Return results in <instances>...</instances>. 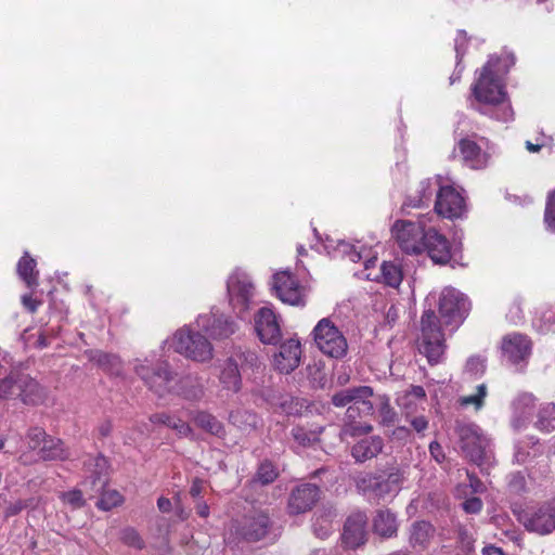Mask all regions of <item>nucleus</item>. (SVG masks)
<instances>
[{
	"instance_id": "nucleus-45",
	"label": "nucleus",
	"mask_w": 555,
	"mask_h": 555,
	"mask_svg": "<svg viewBox=\"0 0 555 555\" xmlns=\"http://www.w3.org/2000/svg\"><path fill=\"white\" fill-rule=\"evenodd\" d=\"M120 540L126 545L137 550H142L144 547V541L140 537L139 532L131 527L125 528L121 531Z\"/></svg>"
},
{
	"instance_id": "nucleus-36",
	"label": "nucleus",
	"mask_w": 555,
	"mask_h": 555,
	"mask_svg": "<svg viewBox=\"0 0 555 555\" xmlns=\"http://www.w3.org/2000/svg\"><path fill=\"white\" fill-rule=\"evenodd\" d=\"M91 360L109 374L119 376L122 373V362L117 354L96 350L92 352Z\"/></svg>"
},
{
	"instance_id": "nucleus-58",
	"label": "nucleus",
	"mask_w": 555,
	"mask_h": 555,
	"mask_svg": "<svg viewBox=\"0 0 555 555\" xmlns=\"http://www.w3.org/2000/svg\"><path fill=\"white\" fill-rule=\"evenodd\" d=\"M293 437L300 446H308L315 440V437L302 428L293 429Z\"/></svg>"
},
{
	"instance_id": "nucleus-64",
	"label": "nucleus",
	"mask_w": 555,
	"mask_h": 555,
	"mask_svg": "<svg viewBox=\"0 0 555 555\" xmlns=\"http://www.w3.org/2000/svg\"><path fill=\"white\" fill-rule=\"evenodd\" d=\"M204 488V481L202 479L195 478L192 482L190 494L193 498H198L203 491Z\"/></svg>"
},
{
	"instance_id": "nucleus-12",
	"label": "nucleus",
	"mask_w": 555,
	"mask_h": 555,
	"mask_svg": "<svg viewBox=\"0 0 555 555\" xmlns=\"http://www.w3.org/2000/svg\"><path fill=\"white\" fill-rule=\"evenodd\" d=\"M373 396V389L369 386L343 389L332 397V403L337 408L348 406L347 414L354 417L357 413L371 414L373 404L370 398Z\"/></svg>"
},
{
	"instance_id": "nucleus-24",
	"label": "nucleus",
	"mask_w": 555,
	"mask_h": 555,
	"mask_svg": "<svg viewBox=\"0 0 555 555\" xmlns=\"http://www.w3.org/2000/svg\"><path fill=\"white\" fill-rule=\"evenodd\" d=\"M442 184V177L436 176L434 178H428L422 180L415 190L414 194H410L404 204V207L420 208L424 205H427L431 201V196L434 193H438Z\"/></svg>"
},
{
	"instance_id": "nucleus-61",
	"label": "nucleus",
	"mask_w": 555,
	"mask_h": 555,
	"mask_svg": "<svg viewBox=\"0 0 555 555\" xmlns=\"http://www.w3.org/2000/svg\"><path fill=\"white\" fill-rule=\"evenodd\" d=\"M172 414L168 413H156L150 416V422L153 424H160L165 426H169L170 418Z\"/></svg>"
},
{
	"instance_id": "nucleus-16",
	"label": "nucleus",
	"mask_w": 555,
	"mask_h": 555,
	"mask_svg": "<svg viewBox=\"0 0 555 555\" xmlns=\"http://www.w3.org/2000/svg\"><path fill=\"white\" fill-rule=\"evenodd\" d=\"M196 324L215 339L228 338L235 333L236 323L219 310H211L197 318Z\"/></svg>"
},
{
	"instance_id": "nucleus-39",
	"label": "nucleus",
	"mask_w": 555,
	"mask_h": 555,
	"mask_svg": "<svg viewBox=\"0 0 555 555\" xmlns=\"http://www.w3.org/2000/svg\"><path fill=\"white\" fill-rule=\"evenodd\" d=\"M534 426L537 429L544 433L555 430V404L553 402L542 403L540 405Z\"/></svg>"
},
{
	"instance_id": "nucleus-47",
	"label": "nucleus",
	"mask_w": 555,
	"mask_h": 555,
	"mask_svg": "<svg viewBox=\"0 0 555 555\" xmlns=\"http://www.w3.org/2000/svg\"><path fill=\"white\" fill-rule=\"evenodd\" d=\"M278 477V472L275 467L269 463L263 462L260 464L258 472L256 474V481L261 482L262 485H268Z\"/></svg>"
},
{
	"instance_id": "nucleus-53",
	"label": "nucleus",
	"mask_w": 555,
	"mask_h": 555,
	"mask_svg": "<svg viewBox=\"0 0 555 555\" xmlns=\"http://www.w3.org/2000/svg\"><path fill=\"white\" fill-rule=\"evenodd\" d=\"M83 492H85L83 488H82V490L68 491L63 494V500L65 503L69 504L73 508L81 507L85 503Z\"/></svg>"
},
{
	"instance_id": "nucleus-26",
	"label": "nucleus",
	"mask_w": 555,
	"mask_h": 555,
	"mask_svg": "<svg viewBox=\"0 0 555 555\" xmlns=\"http://www.w3.org/2000/svg\"><path fill=\"white\" fill-rule=\"evenodd\" d=\"M436 535L435 527L425 520L414 521L409 529V544L415 551L426 550Z\"/></svg>"
},
{
	"instance_id": "nucleus-28",
	"label": "nucleus",
	"mask_w": 555,
	"mask_h": 555,
	"mask_svg": "<svg viewBox=\"0 0 555 555\" xmlns=\"http://www.w3.org/2000/svg\"><path fill=\"white\" fill-rule=\"evenodd\" d=\"M459 151L465 165L472 169H481L488 165L489 154L469 139L460 141Z\"/></svg>"
},
{
	"instance_id": "nucleus-30",
	"label": "nucleus",
	"mask_w": 555,
	"mask_h": 555,
	"mask_svg": "<svg viewBox=\"0 0 555 555\" xmlns=\"http://www.w3.org/2000/svg\"><path fill=\"white\" fill-rule=\"evenodd\" d=\"M365 276L367 280L382 282L387 286L397 288L402 282L403 273L400 264L393 261H384L378 274L373 275L369 272Z\"/></svg>"
},
{
	"instance_id": "nucleus-42",
	"label": "nucleus",
	"mask_w": 555,
	"mask_h": 555,
	"mask_svg": "<svg viewBox=\"0 0 555 555\" xmlns=\"http://www.w3.org/2000/svg\"><path fill=\"white\" fill-rule=\"evenodd\" d=\"M231 358L236 359L237 366L241 365L243 371L260 367L258 354L253 350L238 348Z\"/></svg>"
},
{
	"instance_id": "nucleus-55",
	"label": "nucleus",
	"mask_w": 555,
	"mask_h": 555,
	"mask_svg": "<svg viewBox=\"0 0 555 555\" xmlns=\"http://www.w3.org/2000/svg\"><path fill=\"white\" fill-rule=\"evenodd\" d=\"M466 44H467L466 34L464 31L460 30L457 33V37L455 38V44H454V49L456 52V60H457L456 68L459 67L460 62L465 53Z\"/></svg>"
},
{
	"instance_id": "nucleus-9",
	"label": "nucleus",
	"mask_w": 555,
	"mask_h": 555,
	"mask_svg": "<svg viewBox=\"0 0 555 555\" xmlns=\"http://www.w3.org/2000/svg\"><path fill=\"white\" fill-rule=\"evenodd\" d=\"M170 346L175 351L193 361L207 362L214 357V348L210 341L189 327L178 330L171 338Z\"/></svg>"
},
{
	"instance_id": "nucleus-7",
	"label": "nucleus",
	"mask_w": 555,
	"mask_h": 555,
	"mask_svg": "<svg viewBox=\"0 0 555 555\" xmlns=\"http://www.w3.org/2000/svg\"><path fill=\"white\" fill-rule=\"evenodd\" d=\"M404 480V472L392 467L382 474L363 476L358 480L357 487L363 494L380 500L396 495Z\"/></svg>"
},
{
	"instance_id": "nucleus-6",
	"label": "nucleus",
	"mask_w": 555,
	"mask_h": 555,
	"mask_svg": "<svg viewBox=\"0 0 555 555\" xmlns=\"http://www.w3.org/2000/svg\"><path fill=\"white\" fill-rule=\"evenodd\" d=\"M134 372L144 382V384L158 397L175 391L176 374L170 371L167 362H160L153 366L149 359L135 360Z\"/></svg>"
},
{
	"instance_id": "nucleus-8",
	"label": "nucleus",
	"mask_w": 555,
	"mask_h": 555,
	"mask_svg": "<svg viewBox=\"0 0 555 555\" xmlns=\"http://www.w3.org/2000/svg\"><path fill=\"white\" fill-rule=\"evenodd\" d=\"M434 216H423L417 222L410 220H397L392 228V237L398 246L406 254L418 255L424 251V240H426V222L430 221Z\"/></svg>"
},
{
	"instance_id": "nucleus-56",
	"label": "nucleus",
	"mask_w": 555,
	"mask_h": 555,
	"mask_svg": "<svg viewBox=\"0 0 555 555\" xmlns=\"http://www.w3.org/2000/svg\"><path fill=\"white\" fill-rule=\"evenodd\" d=\"M379 414L384 424L393 422L396 412L390 406L388 399H385L380 402Z\"/></svg>"
},
{
	"instance_id": "nucleus-32",
	"label": "nucleus",
	"mask_w": 555,
	"mask_h": 555,
	"mask_svg": "<svg viewBox=\"0 0 555 555\" xmlns=\"http://www.w3.org/2000/svg\"><path fill=\"white\" fill-rule=\"evenodd\" d=\"M219 380L222 387L229 391L237 392L241 389L242 379L236 359L229 358L224 362Z\"/></svg>"
},
{
	"instance_id": "nucleus-11",
	"label": "nucleus",
	"mask_w": 555,
	"mask_h": 555,
	"mask_svg": "<svg viewBox=\"0 0 555 555\" xmlns=\"http://www.w3.org/2000/svg\"><path fill=\"white\" fill-rule=\"evenodd\" d=\"M272 287L282 302L297 307L306 306L310 288L300 283L291 271L276 272L273 275Z\"/></svg>"
},
{
	"instance_id": "nucleus-23",
	"label": "nucleus",
	"mask_w": 555,
	"mask_h": 555,
	"mask_svg": "<svg viewBox=\"0 0 555 555\" xmlns=\"http://www.w3.org/2000/svg\"><path fill=\"white\" fill-rule=\"evenodd\" d=\"M535 406V397L530 392L519 393L512 402V426L516 430L525 428L531 418Z\"/></svg>"
},
{
	"instance_id": "nucleus-49",
	"label": "nucleus",
	"mask_w": 555,
	"mask_h": 555,
	"mask_svg": "<svg viewBox=\"0 0 555 555\" xmlns=\"http://www.w3.org/2000/svg\"><path fill=\"white\" fill-rule=\"evenodd\" d=\"M168 427L175 430L177 435L180 437H190L193 434L192 427L186 422H184L183 420L176 415H171Z\"/></svg>"
},
{
	"instance_id": "nucleus-31",
	"label": "nucleus",
	"mask_w": 555,
	"mask_h": 555,
	"mask_svg": "<svg viewBox=\"0 0 555 555\" xmlns=\"http://www.w3.org/2000/svg\"><path fill=\"white\" fill-rule=\"evenodd\" d=\"M373 530L383 538H392L398 531L397 517L389 509H378L373 518Z\"/></svg>"
},
{
	"instance_id": "nucleus-51",
	"label": "nucleus",
	"mask_w": 555,
	"mask_h": 555,
	"mask_svg": "<svg viewBox=\"0 0 555 555\" xmlns=\"http://www.w3.org/2000/svg\"><path fill=\"white\" fill-rule=\"evenodd\" d=\"M373 429L370 424L350 423L345 425L344 434L350 437H357L360 435H367Z\"/></svg>"
},
{
	"instance_id": "nucleus-4",
	"label": "nucleus",
	"mask_w": 555,
	"mask_h": 555,
	"mask_svg": "<svg viewBox=\"0 0 555 555\" xmlns=\"http://www.w3.org/2000/svg\"><path fill=\"white\" fill-rule=\"evenodd\" d=\"M227 295L234 313L244 318L250 310L257 295L253 278L245 270L236 268L227 279Z\"/></svg>"
},
{
	"instance_id": "nucleus-19",
	"label": "nucleus",
	"mask_w": 555,
	"mask_h": 555,
	"mask_svg": "<svg viewBox=\"0 0 555 555\" xmlns=\"http://www.w3.org/2000/svg\"><path fill=\"white\" fill-rule=\"evenodd\" d=\"M367 517L362 512L350 515L345 524L341 535V546L346 550H354L365 543Z\"/></svg>"
},
{
	"instance_id": "nucleus-46",
	"label": "nucleus",
	"mask_w": 555,
	"mask_h": 555,
	"mask_svg": "<svg viewBox=\"0 0 555 555\" xmlns=\"http://www.w3.org/2000/svg\"><path fill=\"white\" fill-rule=\"evenodd\" d=\"M47 438L46 431L42 428L34 427L26 434V441L28 448L34 451H40L44 440Z\"/></svg>"
},
{
	"instance_id": "nucleus-33",
	"label": "nucleus",
	"mask_w": 555,
	"mask_h": 555,
	"mask_svg": "<svg viewBox=\"0 0 555 555\" xmlns=\"http://www.w3.org/2000/svg\"><path fill=\"white\" fill-rule=\"evenodd\" d=\"M192 420L204 431L217 437L224 436V426L215 415L205 411H198L193 414Z\"/></svg>"
},
{
	"instance_id": "nucleus-37",
	"label": "nucleus",
	"mask_w": 555,
	"mask_h": 555,
	"mask_svg": "<svg viewBox=\"0 0 555 555\" xmlns=\"http://www.w3.org/2000/svg\"><path fill=\"white\" fill-rule=\"evenodd\" d=\"M23 373L12 372L4 378L0 379V400L20 399L21 387L20 379Z\"/></svg>"
},
{
	"instance_id": "nucleus-40",
	"label": "nucleus",
	"mask_w": 555,
	"mask_h": 555,
	"mask_svg": "<svg viewBox=\"0 0 555 555\" xmlns=\"http://www.w3.org/2000/svg\"><path fill=\"white\" fill-rule=\"evenodd\" d=\"M541 446L538 439L529 438L526 441H521L516 446L515 460L519 464H526L531 459H534L541 454Z\"/></svg>"
},
{
	"instance_id": "nucleus-15",
	"label": "nucleus",
	"mask_w": 555,
	"mask_h": 555,
	"mask_svg": "<svg viewBox=\"0 0 555 555\" xmlns=\"http://www.w3.org/2000/svg\"><path fill=\"white\" fill-rule=\"evenodd\" d=\"M465 208L463 195L452 185L441 184L435 203L437 215L449 219L460 218L463 216Z\"/></svg>"
},
{
	"instance_id": "nucleus-62",
	"label": "nucleus",
	"mask_w": 555,
	"mask_h": 555,
	"mask_svg": "<svg viewBox=\"0 0 555 555\" xmlns=\"http://www.w3.org/2000/svg\"><path fill=\"white\" fill-rule=\"evenodd\" d=\"M507 318L509 319L511 322L515 324H517L522 319V312L518 304H514L511 307L507 313Z\"/></svg>"
},
{
	"instance_id": "nucleus-52",
	"label": "nucleus",
	"mask_w": 555,
	"mask_h": 555,
	"mask_svg": "<svg viewBox=\"0 0 555 555\" xmlns=\"http://www.w3.org/2000/svg\"><path fill=\"white\" fill-rule=\"evenodd\" d=\"M465 370L472 375H481L486 370L485 360L480 357H470L466 362Z\"/></svg>"
},
{
	"instance_id": "nucleus-59",
	"label": "nucleus",
	"mask_w": 555,
	"mask_h": 555,
	"mask_svg": "<svg viewBox=\"0 0 555 555\" xmlns=\"http://www.w3.org/2000/svg\"><path fill=\"white\" fill-rule=\"evenodd\" d=\"M429 452L436 462H438V463L443 462L446 455L443 453L442 447L437 441H433L429 444Z\"/></svg>"
},
{
	"instance_id": "nucleus-14",
	"label": "nucleus",
	"mask_w": 555,
	"mask_h": 555,
	"mask_svg": "<svg viewBox=\"0 0 555 555\" xmlns=\"http://www.w3.org/2000/svg\"><path fill=\"white\" fill-rule=\"evenodd\" d=\"M468 311L466 297L452 287H447L441 292L439 298V312L443 318L446 325L459 326Z\"/></svg>"
},
{
	"instance_id": "nucleus-29",
	"label": "nucleus",
	"mask_w": 555,
	"mask_h": 555,
	"mask_svg": "<svg viewBox=\"0 0 555 555\" xmlns=\"http://www.w3.org/2000/svg\"><path fill=\"white\" fill-rule=\"evenodd\" d=\"M20 384H22L20 399L24 404L38 405L44 402L47 391L33 377L23 373Z\"/></svg>"
},
{
	"instance_id": "nucleus-57",
	"label": "nucleus",
	"mask_w": 555,
	"mask_h": 555,
	"mask_svg": "<svg viewBox=\"0 0 555 555\" xmlns=\"http://www.w3.org/2000/svg\"><path fill=\"white\" fill-rule=\"evenodd\" d=\"M463 509L468 514H478L482 509V501L477 496L465 500L462 504Z\"/></svg>"
},
{
	"instance_id": "nucleus-41",
	"label": "nucleus",
	"mask_w": 555,
	"mask_h": 555,
	"mask_svg": "<svg viewBox=\"0 0 555 555\" xmlns=\"http://www.w3.org/2000/svg\"><path fill=\"white\" fill-rule=\"evenodd\" d=\"M488 396V387L486 384L476 386V390L472 395L461 396L457 399L462 408L473 406L475 411H480L485 406V399Z\"/></svg>"
},
{
	"instance_id": "nucleus-34",
	"label": "nucleus",
	"mask_w": 555,
	"mask_h": 555,
	"mask_svg": "<svg viewBox=\"0 0 555 555\" xmlns=\"http://www.w3.org/2000/svg\"><path fill=\"white\" fill-rule=\"evenodd\" d=\"M38 455L43 461H62L68 457V452L64 449L60 439L47 436Z\"/></svg>"
},
{
	"instance_id": "nucleus-60",
	"label": "nucleus",
	"mask_w": 555,
	"mask_h": 555,
	"mask_svg": "<svg viewBox=\"0 0 555 555\" xmlns=\"http://www.w3.org/2000/svg\"><path fill=\"white\" fill-rule=\"evenodd\" d=\"M411 426L416 433H423L428 427V421L424 416H417L411 420Z\"/></svg>"
},
{
	"instance_id": "nucleus-13",
	"label": "nucleus",
	"mask_w": 555,
	"mask_h": 555,
	"mask_svg": "<svg viewBox=\"0 0 555 555\" xmlns=\"http://www.w3.org/2000/svg\"><path fill=\"white\" fill-rule=\"evenodd\" d=\"M519 521L528 531L548 534L555 529V498L544 504L524 511Z\"/></svg>"
},
{
	"instance_id": "nucleus-27",
	"label": "nucleus",
	"mask_w": 555,
	"mask_h": 555,
	"mask_svg": "<svg viewBox=\"0 0 555 555\" xmlns=\"http://www.w3.org/2000/svg\"><path fill=\"white\" fill-rule=\"evenodd\" d=\"M384 448V441L379 436L364 437L351 448V455L357 463H364L376 457Z\"/></svg>"
},
{
	"instance_id": "nucleus-18",
	"label": "nucleus",
	"mask_w": 555,
	"mask_h": 555,
	"mask_svg": "<svg viewBox=\"0 0 555 555\" xmlns=\"http://www.w3.org/2000/svg\"><path fill=\"white\" fill-rule=\"evenodd\" d=\"M255 330L263 344H275L281 337V325L270 307L260 308L255 315Z\"/></svg>"
},
{
	"instance_id": "nucleus-2",
	"label": "nucleus",
	"mask_w": 555,
	"mask_h": 555,
	"mask_svg": "<svg viewBox=\"0 0 555 555\" xmlns=\"http://www.w3.org/2000/svg\"><path fill=\"white\" fill-rule=\"evenodd\" d=\"M456 448L476 465L490 466L494 462L491 439L474 423L457 422L454 428Z\"/></svg>"
},
{
	"instance_id": "nucleus-43",
	"label": "nucleus",
	"mask_w": 555,
	"mask_h": 555,
	"mask_svg": "<svg viewBox=\"0 0 555 555\" xmlns=\"http://www.w3.org/2000/svg\"><path fill=\"white\" fill-rule=\"evenodd\" d=\"M534 326L541 333L555 331V305L541 311L539 318L534 321Z\"/></svg>"
},
{
	"instance_id": "nucleus-22",
	"label": "nucleus",
	"mask_w": 555,
	"mask_h": 555,
	"mask_svg": "<svg viewBox=\"0 0 555 555\" xmlns=\"http://www.w3.org/2000/svg\"><path fill=\"white\" fill-rule=\"evenodd\" d=\"M424 250L435 263L446 264L452 257L450 243L447 237L440 234L436 229L428 228L426 240H424Z\"/></svg>"
},
{
	"instance_id": "nucleus-21",
	"label": "nucleus",
	"mask_w": 555,
	"mask_h": 555,
	"mask_svg": "<svg viewBox=\"0 0 555 555\" xmlns=\"http://www.w3.org/2000/svg\"><path fill=\"white\" fill-rule=\"evenodd\" d=\"M320 489L315 485L304 483L294 489L288 500V512L293 515L306 513L319 500Z\"/></svg>"
},
{
	"instance_id": "nucleus-44",
	"label": "nucleus",
	"mask_w": 555,
	"mask_h": 555,
	"mask_svg": "<svg viewBox=\"0 0 555 555\" xmlns=\"http://www.w3.org/2000/svg\"><path fill=\"white\" fill-rule=\"evenodd\" d=\"M313 532L318 538L325 539L333 532L332 513H323L315 516Z\"/></svg>"
},
{
	"instance_id": "nucleus-25",
	"label": "nucleus",
	"mask_w": 555,
	"mask_h": 555,
	"mask_svg": "<svg viewBox=\"0 0 555 555\" xmlns=\"http://www.w3.org/2000/svg\"><path fill=\"white\" fill-rule=\"evenodd\" d=\"M270 524V518L266 513L256 512L245 518L241 533L246 540L259 541L267 535Z\"/></svg>"
},
{
	"instance_id": "nucleus-48",
	"label": "nucleus",
	"mask_w": 555,
	"mask_h": 555,
	"mask_svg": "<svg viewBox=\"0 0 555 555\" xmlns=\"http://www.w3.org/2000/svg\"><path fill=\"white\" fill-rule=\"evenodd\" d=\"M474 544L475 539L473 535L467 530L461 528L457 537V548L463 555H470L474 552Z\"/></svg>"
},
{
	"instance_id": "nucleus-35",
	"label": "nucleus",
	"mask_w": 555,
	"mask_h": 555,
	"mask_svg": "<svg viewBox=\"0 0 555 555\" xmlns=\"http://www.w3.org/2000/svg\"><path fill=\"white\" fill-rule=\"evenodd\" d=\"M36 260L33 259L28 251L17 262V274L29 287L38 285V271L36 270Z\"/></svg>"
},
{
	"instance_id": "nucleus-20",
	"label": "nucleus",
	"mask_w": 555,
	"mask_h": 555,
	"mask_svg": "<svg viewBox=\"0 0 555 555\" xmlns=\"http://www.w3.org/2000/svg\"><path fill=\"white\" fill-rule=\"evenodd\" d=\"M301 345L294 338L285 340L281 344L279 351L273 357L274 369L280 373L289 374L300 363Z\"/></svg>"
},
{
	"instance_id": "nucleus-1",
	"label": "nucleus",
	"mask_w": 555,
	"mask_h": 555,
	"mask_svg": "<svg viewBox=\"0 0 555 555\" xmlns=\"http://www.w3.org/2000/svg\"><path fill=\"white\" fill-rule=\"evenodd\" d=\"M472 92L478 103L475 109L480 114L504 122L513 119V108L504 85L493 72L492 57L481 68Z\"/></svg>"
},
{
	"instance_id": "nucleus-17",
	"label": "nucleus",
	"mask_w": 555,
	"mask_h": 555,
	"mask_svg": "<svg viewBox=\"0 0 555 555\" xmlns=\"http://www.w3.org/2000/svg\"><path fill=\"white\" fill-rule=\"evenodd\" d=\"M531 340L519 333L504 336L501 344L503 358L512 364L526 362L531 353Z\"/></svg>"
},
{
	"instance_id": "nucleus-63",
	"label": "nucleus",
	"mask_w": 555,
	"mask_h": 555,
	"mask_svg": "<svg viewBox=\"0 0 555 555\" xmlns=\"http://www.w3.org/2000/svg\"><path fill=\"white\" fill-rule=\"evenodd\" d=\"M469 487L474 493H480L485 491L483 483L475 476L468 474Z\"/></svg>"
},
{
	"instance_id": "nucleus-10",
	"label": "nucleus",
	"mask_w": 555,
	"mask_h": 555,
	"mask_svg": "<svg viewBox=\"0 0 555 555\" xmlns=\"http://www.w3.org/2000/svg\"><path fill=\"white\" fill-rule=\"evenodd\" d=\"M312 334L317 347L325 356L341 359L347 354V339L328 318L321 319L314 326Z\"/></svg>"
},
{
	"instance_id": "nucleus-38",
	"label": "nucleus",
	"mask_w": 555,
	"mask_h": 555,
	"mask_svg": "<svg viewBox=\"0 0 555 555\" xmlns=\"http://www.w3.org/2000/svg\"><path fill=\"white\" fill-rule=\"evenodd\" d=\"M229 422L243 431H250L258 426L259 417L250 411L238 409L230 413Z\"/></svg>"
},
{
	"instance_id": "nucleus-50",
	"label": "nucleus",
	"mask_w": 555,
	"mask_h": 555,
	"mask_svg": "<svg viewBox=\"0 0 555 555\" xmlns=\"http://www.w3.org/2000/svg\"><path fill=\"white\" fill-rule=\"evenodd\" d=\"M544 220L546 225L555 231V190L547 196Z\"/></svg>"
},
{
	"instance_id": "nucleus-5",
	"label": "nucleus",
	"mask_w": 555,
	"mask_h": 555,
	"mask_svg": "<svg viewBox=\"0 0 555 555\" xmlns=\"http://www.w3.org/2000/svg\"><path fill=\"white\" fill-rule=\"evenodd\" d=\"M418 350L425 354L430 364L440 362L444 354V335L435 312L430 309L425 311L421 319Z\"/></svg>"
},
{
	"instance_id": "nucleus-54",
	"label": "nucleus",
	"mask_w": 555,
	"mask_h": 555,
	"mask_svg": "<svg viewBox=\"0 0 555 555\" xmlns=\"http://www.w3.org/2000/svg\"><path fill=\"white\" fill-rule=\"evenodd\" d=\"M338 250L343 255L348 256L352 262H358L362 259L361 251L357 250V248L353 245H351L345 241H341L338 243Z\"/></svg>"
},
{
	"instance_id": "nucleus-3",
	"label": "nucleus",
	"mask_w": 555,
	"mask_h": 555,
	"mask_svg": "<svg viewBox=\"0 0 555 555\" xmlns=\"http://www.w3.org/2000/svg\"><path fill=\"white\" fill-rule=\"evenodd\" d=\"M86 478L81 483L85 494L90 499L100 494L96 506L103 511H109L122 502L121 494L116 490H106L108 480V462L102 455L90 459L86 464Z\"/></svg>"
}]
</instances>
